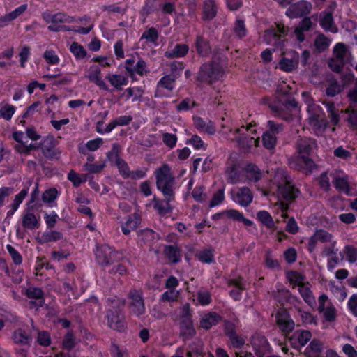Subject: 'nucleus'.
<instances>
[{"mask_svg": "<svg viewBox=\"0 0 357 357\" xmlns=\"http://www.w3.org/2000/svg\"><path fill=\"white\" fill-rule=\"evenodd\" d=\"M317 145L310 138L301 139L298 143V155L289 159V165L292 168L311 172L314 167V162L307 155Z\"/></svg>", "mask_w": 357, "mask_h": 357, "instance_id": "obj_1", "label": "nucleus"}, {"mask_svg": "<svg viewBox=\"0 0 357 357\" xmlns=\"http://www.w3.org/2000/svg\"><path fill=\"white\" fill-rule=\"evenodd\" d=\"M302 98L307 105L309 124L316 135H321L326 126L327 121L319 105L315 104L308 92H303Z\"/></svg>", "mask_w": 357, "mask_h": 357, "instance_id": "obj_2", "label": "nucleus"}, {"mask_svg": "<svg viewBox=\"0 0 357 357\" xmlns=\"http://www.w3.org/2000/svg\"><path fill=\"white\" fill-rule=\"evenodd\" d=\"M233 135L231 139L236 140L243 148L258 146L259 136L257 133L255 125L249 123L246 126H241L233 132Z\"/></svg>", "mask_w": 357, "mask_h": 357, "instance_id": "obj_3", "label": "nucleus"}, {"mask_svg": "<svg viewBox=\"0 0 357 357\" xmlns=\"http://www.w3.org/2000/svg\"><path fill=\"white\" fill-rule=\"evenodd\" d=\"M5 321L9 324H13L14 326H18L19 328L14 331L12 339L16 344L22 345L29 344L32 341V335L29 331L24 328L23 323L19 319V318L12 314H8L6 316Z\"/></svg>", "mask_w": 357, "mask_h": 357, "instance_id": "obj_4", "label": "nucleus"}, {"mask_svg": "<svg viewBox=\"0 0 357 357\" xmlns=\"http://www.w3.org/2000/svg\"><path fill=\"white\" fill-rule=\"evenodd\" d=\"M285 34L284 26L282 24H277L275 27L265 31L263 40L267 45H273L282 50L285 47L286 40H282V37Z\"/></svg>", "mask_w": 357, "mask_h": 357, "instance_id": "obj_5", "label": "nucleus"}, {"mask_svg": "<svg viewBox=\"0 0 357 357\" xmlns=\"http://www.w3.org/2000/svg\"><path fill=\"white\" fill-rule=\"evenodd\" d=\"M350 61V53L346 46L338 43L333 50V57L329 61V66L333 70L339 72L343 66Z\"/></svg>", "mask_w": 357, "mask_h": 357, "instance_id": "obj_6", "label": "nucleus"}, {"mask_svg": "<svg viewBox=\"0 0 357 357\" xmlns=\"http://www.w3.org/2000/svg\"><path fill=\"white\" fill-rule=\"evenodd\" d=\"M155 174L158 188L165 196H171L172 195L173 178L169 167L167 165H163L157 169Z\"/></svg>", "mask_w": 357, "mask_h": 357, "instance_id": "obj_7", "label": "nucleus"}, {"mask_svg": "<svg viewBox=\"0 0 357 357\" xmlns=\"http://www.w3.org/2000/svg\"><path fill=\"white\" fill-rule=\"evenodd\" d=\"M299 54L295 50H282V57L277 64V68L287 73L293 72L298 67Z\"/></svg>", "mask_w": 357, "mask_h": 357, "instance_id": "obj_8", "label": "nucleus"}, {"mask_svg": "<svg viewBox=\"0 0 357 357\" xmlns=\"http://www.w3.org/2000/svg\"><path fill=\"white\" fill-rule=\"evenodd\" d=\"M282 176V181L278 183V192L280 196L284 199L291 201L294 199L298 192V190L290 183L286 176H284L282 172L278 173Z\"/></svg>", "mask_w": 357, "mask_h": 357, "instance_id": "obj_9", "label": "nucleus"}, {"mask_svg": "<svg viewBox=\"0 0 357 357\" xmlns=\"http://www.w3.org/2000/svg\"><path fill=\"white\" fill-rule=\"evenodd\" d=\"M319 310L322 313L326 321L333 322L335 320L336 310L325 294L319 297Z\"/></svg>", "mask_w": 357, "mask_h": 357, "instance_id": "obj_10", "label": "nucleus"}, {"mask_svg": "<svg viewBox=\"0 0 357 357\" xmlns=\"http://www.w3.org/2000/svg\"><path fill=\"white\" fill-rule=\"evenodd\" d=\"M222 75L223 71L218 65L204 64L201 68L199 77L212 82L219 79Z\"/></svg>", "mask_w": 357, "mask_h": 357, "instance_id": "obj_11", "label": "nucleus"}, {"mask_svg": "<svg viewBox=\"0 0 357 357\" xmlns=\"http://www.w3.org/2000/svg\"><path fill=\"white\" fill-rule=\"evenodd\" d=\"M268 130L262 135L263 145L267 149H273L276 143V134L282 130L280 125L275 124L273 121L268 122Z\"/></svg>", "mask_w": 357, "mask_h": 357, "instance_id": "obj_12", "label": "nucleus"}, {"mask_svg": "<svg viewBox=\"0 0 357 357\" xmlns=\"http://www.w3.org/2000/svg\"><path fill=\"white\" fill-rule=\"evenodd\" d=\"M232 200L241 206H247L253 199L250 190L246 187L235 188L231 192Z\"/></svg>", "mask_w": 357, "mask_h": 357, "instance_id": "obj_13", "label": "nucleus"}, {"mask_svg": "<svg viewBox=\"0 0 357 357\" xmlns=\"http://www.w3.org/2000/svg\"><path fill=\"white\" fill-rule=\"evenodd\" d=\"M331 176L333 179L334 185L336 189L344 192L347 195H352L349 188L348 176L344 172L335 171L331 173Z\"/></svg>", "mask_w": 357, "mask_h": 357, "instance_id": "obj_14", "label": "nucleus"}, {"mask_svg": "<svg viewBox=\"0 0 357 357\" xmlns=\"http://www.w3.org/2000/svg\"><path fill=\"white\" fill-rule=\"evenodd\" d=\"M312 338V333L307 330H297L289 337L291 345L300 349L303 347Z\"/></svg>", "mask_w": 357, "mask_h": 357, "instance_id": "obj_15", "label": "nucleus"}, {"mask_svg": "<svg viewBox=\"0 0 357 357\" xmlns=\"http://www.w3.org/2000/svg\"><path fill=\"white\" fill-rule=\"evenodd\" d=\"M315 238L321 243H331V246L326 248L323 250V253L325 255H336L338 249L335 248V241H333V236L331 234L328 233L325 230H317L315 233Z\"/></svg>", "mask_w": 357, "mask_h": 357, "instance_id": "obj_16", "label": "nucleus"}, {"mask_svg": "<svg viewBox=\"0 0 357 357\" xmlns=\"http://www.w3.org/2000/svg\"><path fill=\"white\" fill-rule=\"evenodd\" d=\"M174 87V77L172 75L163 77L158 84L155 96L158 97L169 96Z\"/></svg>", "mask_w": 357, "mask_h": 357, "instance_id": "obj_17", "label": "nucleus"}, {"mask_svg": "<svg viewBox=\"0 0 357 357\" xmlns=\"http://www.w3.org/2000/svg\"><path fill=\"white\" fill-rule=\"evenodd\" d=\"M130 310L136 316L142 314L145 311L143 298L136 290L131 291L130 294Z\"/></svg>", "mask_w": 357, "mask_h": 357, "instance_id": "obj_18", "label": "nucleus"}, {"mask_svg": "<svg viewBox=\"0 0 357 357\" xmlns=\"http://www.w3.org/2000/svg\"><path fill=\"white\" fill-rule=\"evenodd\" d=\"M276 321L279 328L285 333L291 331L295 326L294 321L291 319L289 314L283 310L278 312Z\"/></svg>", "mask_w": 357, "mask_h": 357, "instance_id": "obj_19", "label": "nucleus"}, {"mask_svg": "<svg viewBox=\"0 0 357 357\" xmlns=\"http://www.w3.org/2000/svg\"><path fill=\"white\" fill-rule=\"evenodd\" d=\"M252 345L257 357H262L264 354L268 350V342L266 338L259 333H255L251 340Z\"/></svg>", "mask_w": 357, "mask_h": 357, "instance_id": "obj_20", "label": "nucleus"}, {"mask_svg": "<svg viewBox=\"0 0 357 357\" xmlns=\"http://www.w3.org/2000/svg\"><path fill=\"white\" fill-rule=\"evenodd\" d=\"M190 307L188 304H185L181 309V317L183 319L181 326V333L186 335H192L195 333L191 320L189 319Z\"/></svg>", "mask_w": 357, "mask_h": 357, "instance_id": "obj_21", "label": "nucleus"}, {"mask_svg": "<svg viewBox=\"0 0 357 357\" xmlns=\"http://www.w3.org/2000/svg\"><path fill=\"white\" fill-rule=\"evenodd\" d=\"M96 257L99 264L105 265L112 261L114 252L112 249L107 245H102L96 248Z\"/></svg>", "mask_w": 357, "mask_h": 357, "instance_id": "obj_22", "label": "nucleus"}, {"mask_svg": "<svg viewBox=\"0 0 357 357\" xmlns=\"http://www.w3.org/2000/svg\"><path fill=\"white\" fill-rule=\"evenodd\" d=\"M311 9V4L307 1H301L291 6L287 10L290 17H296L307 14Z\"/></svg>", "mask_w": 357, "mask_h": 357, "instance_id": "obj_23", "label": "nucleus"}, {"mask_svg": "<svg viewBox=\"0 0 357 357\" xmlns=\"http://www.w3.org/2000/svg\"><path fill=\"white\" fill-rule=\"evenodd\" d=\"M100 68L98 65H92L87 70V78L101 89H107V86L100 76Z\"/></svg>", "mask_w": 357, "mask_h": 357, "instance_id": "obj_24", "label": "nucleus"}, {"mask_svg": "<svg viewBox=\"0 0 357 357\" xmlns=\"http://www.w3.org/2000/svg\"><path fill=\"white\" fill-rule=\"evenodd\" d=\"M220 216L225 217L235 221L242 222L246 226H251L253 225V222L251 220L244 218L242 213L234 209L227 210L222 211L221 213L214 215L213 218L216 219Z\"/></svg>", "mask_w": 357, "mask_h": 357, "instance_id": "obj_25", "label": "nucleus"}, {"mask_svg": "<svg viewBox=\"0 0 357 357\" xmlns=\"http://www.w3.org/2000/svg\"><path fill=\"white\" fill-rule=\"evenodd\" d=\"M319 23L326 31H330L333 33L338 31L337 27L334 24L332 13L330 12H323L320 15Z\"/></svg>", "mask_w": 357, "mask_h": 357, "instance_id": "obj_26", "label": "nucleus"}, {"mask_svg": "<svg viewBox=\"0 0 357 357\" xmlns=\"http://www.w3.org/2000/svg\"><path fill=\"white\" fill-rule=\"evenodd\" d=\"M13 139L18 143L16 145L17 150L20 153H27L33 148L31 144H29L26 141L27 137L21 131L14 132Z\"/></svg>", "mask_w": 357, "mask_h": 357, "instance_id": "obj_27", "label": "nucleus"}, {"mask_svg": "<svg viewBox=\"0 0 357 357\" xmlns=\"http://www.w3.org/2000/svg\"><path fill=\"white\" fill-rule=\"evenodd\" d=\"M126 68L130 73L143 75L147 72V67L144 61L139 60L136 63L133 59H127Z\"/></svg>", "mask_w": 357, "mask_h": 357, "instance_id": "obj_28", "label": "nucleus"}, {"mask_svg": "<svg viewBox=\"0 0 357 357\" xmlns=\"http://www.w3.org/2000/svg\"><path fill=\"white\" fill-rule=\"evenodd\" d=\"M108 325L114 330L121 331L125 328V323L118 312L110 311L107 314Z\"/></svg>", "mask_w": 357, "mask_h": 357, "instance_id": "obj_29", "label": "nucleus"}, {"mask_svg": "<svg viewBox=\"0 0 357 357\" xmlns=\"http://www.w3.org/2000/svg\"><path fill=\"white\" fill-rule=\"evenodd\" d=\"M22 223L25 229L33 230L38 228L40 218L36 217L33 213L27 211L22 216Z\"/></svg>", "mask_w": 357, "mask_h": 357, "instance_id": "obj_30", "label": "nucleus"}, {"mask_svg": "<svg viewBox=\"0 0 357 357\" xmlns=\"http://www.w3.org/2000/svg\"><path fill=\"white\" fill-rule=\"evenodd\" d=\"M140 222V216L137 213L128 217L125 222L121 223V229L124 234H128L130 231L137 229Z\"/></svg>", "mask_w": 357, "mask_h": 357, "instance_id": "obj_31", "label": "nucleus"}, {"mask_svg": "<svg viewBox=\"0 0 357 357\" xmlns=\"http://www.w3.org/2000/svg\"><path fill=\"white\" fill-rule=\"evenodd\" d=\"M26 295L29 298L35 300L34 301H31V307L38 308L43 305L44 299L40 289L36 287L29 288L26 290Z\"/></svg>", "mask_w": 357, "mask_h": 357, "instance_id": "obj_32", "label": "nucleus"}, {"mask_svg": "<svg viewBox=\"0 0 357 357\" xmlns=\"http://www.w3.org/2000/svg\"><path fill=\"white\" fill-rule=\"evenodd\" d=\"M323 344L319 340H313L305 349V357H320Z\"/></svg>", "mask_w": 357, "mask_h": 357, "instance_id": "obj_33", "label": "nucleus"}, {"mask_svg": "<svg viewBox=\"0 0 357 357\" xmlns=\"http://www.w3.org/2000/svg\"><path fill=\"white\" fill-rule=\"evenodd\" d=\"M194 123L197 129L209 135H213L216 131L215 126L211 121H205L200 117H195L194 118Z\"/></svg>", "mask_w": 357, "mask_h": 357, "instance_id": "obj_34", "label": "nucleus"}, {"mask_svg": "<svg viewBox=\"0 0 357 357\" xmlns=\"http://www.w3.org/2000/svg\"><path fill=\"white\" fill-rule=\"evenodd\" d=\"M225 173L230 182L236 183L239 181V164L237 162L229 161Z\"/></svg>", "mask_w": 357, "mask_h": 357, "instance_id": "obj_35", "label": "nucleus"}, {"mask_svg": "<svg viewBox=\"0 0 357 357\" xmlns=\"http://www.w3.org/2000/svg\"><path fill=\"white\" fill-rule=\"evenodd\" d=\"M217 13V5L214 0H205L203 4V17L212 20Z\"/></svg>", "mask_w": 357, "mask_h": 357, "instance_id": "obj_36", "label": "nucleus"}, {"mask_svg": "<svg viewBox=\"0 0 357 357\" xmlns=\"http://www.w3.org/2000/svg\"><path fill=\"white\" fill-rule=\"evenodd\" d=\"M106 78L110 84L117 90L121 89L123 86L128 84V79L123 75L109 74Z\"/></svg>", "mask_w": 357, "mask_h": 357, "instance_id": "obj_37", "label": "nucleus"}, {"mask_svg": "<svg viewBox=\"0 0 357 357\" xmlns=\"http://www.w3.org/2000/svg\"><path fill=\"white\" fill-rule=\"evenodd\" d=\"M230 285L234 286V289L230 291V296L236 301L241 298L243 290L245 289V285L241 278L231 280Z\"/></svg>", "mask_w": 357, "mask_h": 357, "instance_id": "obj_38", "label": "nucleus"}, {"mask_svg": "<svg viewBox=\"0 0 357 357\" xmlns=\"http://www.w3.org/2000/svg\"><path fill=\"white\" fill-rule=\"evenodd\" d=\"M298 291L302 298L310 306H313L315 304V298L312 295V292L307 282L299 287Z\"/></svg>", "mask_w": 357, "mask_h": 357, "instance_id": "obj_39", "label": "nucleus"}, {"mask_svg": "<svg viewBox=\"0 0 357 357\" xmlns=\"http://www.w3.org/2000/svg\"><path fill=\"white\" fill-rule=\"evenodd\" d=\"M312 22L310 18L303 19L300 24L296 27L294 33L296 36L297 40L299 42H302L305 39V36L303 35L304 31H307L311 27Z\"/></svg>", "mask_w": 357, "mask_h": 357, "instance_id": "obj_40", "label": "nucleus"}, {"mask_svg": "<svg viewBox=\"0 0 357 357\" xmlns=\"http://www.w3.org/2000/svg\"><path fill=\"white\" fill-rule=\"evenodd\" d=\"M244 174L247 179L250 181H257L261 178V172L259 168L252 164H249L245 167Z\"/></svg>", "mask_w": 357, "mask_h": 357, "instance_id": "obj_41", "label": "nucleus"}, {"mask_svg": "<svg viewBox=\"0 0 357 357\" xmlns=\"http://www.w3.org/2000/svg\"><path fill=\"white\" fill-rule=\"evenodd\" d=\"M220 317L215 313H209L202 317L200 321V325L202 328L208 329L212 326L215 325Z\"/></svg>", "mask_w": 357, "mask_h": 357, "instance_id": "obj_42", "label": "nucleus"}, {"mask_svg": "<svg viewBox=\"0 0 357 357\" xmlns=\"http://www.w3.org/2000/svg\"><path fill=\"white\" fill-rule=\"evenodd\" d=\"M227 335L229 336L230 340V347L234 349H241L245 344V338L238 336L232 331H226Z\"/></svg>", "mask_w": 357, "mask_h": 357, "instance_id": "obj_43", "label": "nucleus"}, {"mask_svg": "<svg viewBox=\"0 0 357 357\" xmlns=\"http://www.w3.org/2000/svg\"><path fill=\"white\" fill-rule=\"evenodd\" d=\"M69 50L76 59H83L87 54L84 47L77 42L72 43L70 45Z\"/></svg>", "mask_w": 357, "mask_h": 357, "instance_id": "obj_44", "label": "nucleus"}, {"mask_svg": "<svg viewBox=\"0 0 357 357\" xmlns=\"http://www.w3.org/2000/svg\"><path fill=\"white\" fill-rule=\"evenodd\" d=\"M326 107L331 119V121L333 125H337L340 122V110L332 102L326 103Z\"/></svg>", "mask_w": 357, "mask_h": 357, "instance_id": "obj_45", "label": "nucleus"}, {"mask_svg": "<svg viewBox=\"0 0 357 357\" xmlns=\"http://www.w3.org/2000/svg\"><path fill=\"white\" fill-rule=\"evenodd\" d=\"M188 46L184 44L176 45L174 50L165 53L167 57H181L185 56L188 52Z\"/></svg>", "mask_w": 357, "mask_h": 357, "instance_id": "obj_46", "label": "nucleus"}, {"mask_svg": "<svg viewBox=\"0 0 357 357\" xmlns=\"http://www.w3.org/2000/svg\"><path fill=\"white\" fill-rule=\"evenodd\" d=\"M196 48L197 52L202 56H206L210 52L208 42L204 40L202 36L197 38Z\"/></svg>", "mask_w": 357, "mask_h": 357, "instance_id": "obj_47", "label": "nucleus"}, {"mask_svg": "<svg viewBox=\"0 0 357 357\" xmlns=\"http://www.w3.org/2000/svg\"><path fill=\"white\" fill-rule=\"evenodd\" d=\"M331 43V40L326 38L324 34H319L315 39L314 46L319 52H322L329 47Z\"/></svg>", "mask_w": 357, "mask_h": 357, "instance_id": "obj_48", "label": "nucleus"}, {"mask_svg": "<svg viewBox=\"0 0 357 357\" xmlns=\"http://www.w3.org/2000/svg\"><path fill=\"white\" fill-rule=\"evenodd\" d=\"M258 220L266 225L268 228H273L275 223L271 215L266 211H260L257 213Z\"/></svg>", "mask_w": 357, "mask_h": 357, "instance_id": "obj_49", "label": "nucleus"}, {"mask_svg": "<svg viewBox=\"0 0 357 357\" xmlns=\"http://www.w3.org/2000/svg\"><path fill=\"white\" fill-rule=\"evenodd\" d=\"M287 278L293 286L301 287L305 282L304 277L299 273L291 271L287 273Z\"/></svg>", "mask_w": 357, "mask_h": 357, "instance_id": "obj_50", "label": "nucleus"}, {"mask_svg": "<svg viewBox=\"0 0 357 357\" xmlns=\"http://www.w3.org/2000/svg\"><path fill=\"white\" fill-rule=\"evenodd\" d=\"M15 112L14 106L10 105H4L0 109V117L6 120H10Z\"/></svg>", "mask_w": 357, "mask_h": 357, "instance_id": "obj_51", "label": "nucleus"}, {"mask_svg": "<svg viewBox=\"0 0 357 357\" xmlns=\"http://www.w3.org/2000/svg\"><path fill=\"white\" fill-rule=\"evenodd\" d=\"M234 33L239 38L243 37L247 33L244 21L237 19L234 27Z\"/></svg>", "mask_w": 357, "mask_h": 357, "instance_id": "obj_52", "label": "nucleus"}, {"mask_svg": "<svg viewBox=\"0 0 357 357\" xmlns=\"http://www.w3.org/2000/svg\"><path fill=\"white\" fill-rule=\"evenodd\" d=\"M346 259L349 263H354L357 260V250L351 246H346L344 249Z\"/></svg>", "mask_w": 357, "mask_h": 357, "instance_id": "obj_53", "label": "nucleus"}, {"mask_svg": "<svg viewBox=\"0 0 357 357\" xmlns=\"http://www.w3.org/2000/svg\"><path fill=\"white\" fill-rule=\"evenodd\" d=\"M165 252L171 261L176 263L178 261L180 253L177 248L173 246H169L165 248Z\"/></svg>", "mask_w": 357, "mask_h": 357, "instance_id": "obj_54", "label": "nucleus"}, {"mask_svg": "<svg viewBox=\"0 0 357 357\" xmlns=\"http://www.w3.org/2000/svg\"><path fill=\"white\" fill-rule=\"evenodd\" d=\"M44 58L48 63L52 65L58 64L60 61V59L55 52L50 50H47L45 52Z\"/></svg>", "mask_w": 357, "mask_h": 357, "instance_id": "obj_55", "label": "nucleus"}, {"mask_svg": "<svg viewBox=\"0 0 357 357\" xmlns=\"http://www.w3.org/2000/svg\"><path fill=\"white\" fill-rule=\"evenodd\" d=\"M211 298L209 292L201 290L197 294V301L202 305H207L211 303Z\"/></svg>", "mask_w": 357, "mask_h": 357, "instance_id": "obj_56", "label": "nucleus"}, {"mask_svg": "<svg viewBox=\"0 0 357 357\" xmlns=\"http://www.w3.org/2000/svg\"><path fill=\"white\" fill-rule=\"evenodd\" d=\"M198 259L204 263L210 264L213 261V254L211 250H205L197 255Z\"/></svg>", "mask_w": 357, "mask_h": 357, "instance_id": "obj_57", "label": "nucleus"}, {"mask_svg": "<svg viewBox=\"0 0 357 357\" xmlns=\"http://www.w3.org/2000/svg\"><path fill=\"white\" fill-rule=\"evenodd\" d=\"M58 196V192L56 189L52 188L46 190L43 195V200L47 203H51Z\"/></svg>", "mask_w": 357, "mask_h": 357, "instance_id": "obj_58", "label": "nucleus"}, {"mask_svg": "<svg viewBox=\"0 0 357 357\" xmlns=\"http://www.w3.org/2000/svg\"><path fill=\"white\" fill-rule=\"evenodd\" d=\"M342 90V86L337 84L336 82H331L327 87L326 93L328 96H334Z\"/></svg>", "mask_w": 357, "mask_h": 357, "instance_id": "obj_59", "label": "nucleus"}, {"mask_svg": "<svg viewBox=\"0 0 357 357\" xmlns=\"http://www.w3.org/2000/svg\"><path fill=\"white\" fill-rule=\"evenodd\" d=\"M43 17L44 20L48 23L51 22H62L64 20V16L61 13H58L56 15H52L51 13H45L43 15Z\"/></svg>", "mask_w": 357, "mask_h": 357, "instance_id": "obj_60", "label": "nucleus"}, {"mask_svg": "<svg viewBox=\"0 0 357 357\" xmlns=\"http://www.w3.org/2000/svg\"><path fill=\"white\" fill-rule=\"evenodd\" d=\"M162 141L167 146L173 148L176 144L177 137L175 135L165 133L162 135Z\"/></svg>", "mask_w": 357, "mask_h": 357, "instance_id": "obj_61", "label": "nucleus"}, {"mask_svg": "<svg viewBox=\"0 0 357 357\" xmlns=\"http://www.w3.org/2000/svg\"><path fill=\"white\" fill-rule=\"evenodd\" d=\"M156 234L151 229H144L139 235L140 239L144 241L151 242L155 238Z\"/></svg>", "mask_w": 357, "mask_h": 357, "instance_id": "obj_62", "label": "nucleus"}, {"mask_svg": "<svg viewBox=\"0 0 357 357\" xmlns=\"http://www.w3.org/2000/svg\"><path fill=\"white\" fill-rule=\"evenodd\" d=\"M224 191L222 190H219L214 195L213 199L210 202L209 206L211 208L215 207L219 205L224 199Z\"/></svg>", "mask_w": 357, "mask_h": 357, "instance_id": "obj_63", "label": "nucleus"}, {"mask_svg": "<svg viewBox=\"0 0 357 357\" xmlns=\"http://www.w3.org/2000/svg\"><path fill=\"white\" fill-rule=\"evenodd\" d=\"M347 112L348 114L347 121L349 126L352 128H356L357 127V112L347 110Z\"/></svg>", "mask_w": 357, "mask_h": 357, "instance_id": "obj_64", "label": "nucleus"}]
</instances>
